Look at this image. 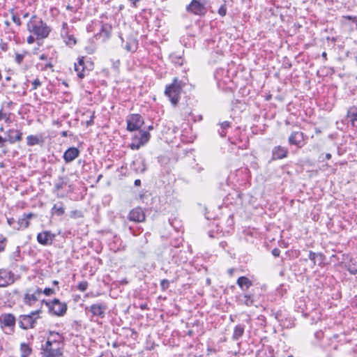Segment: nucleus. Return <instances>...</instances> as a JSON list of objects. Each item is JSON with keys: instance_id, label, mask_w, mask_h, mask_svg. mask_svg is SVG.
<instances>
[{"instance_id": "nucleus-1", "label": "nucleus", "mask_w": 357, "mask_h": 357, "mask_svg": "<svg viewBox=\"0 0 357 357\" xmlns=\"http://www.w3.org/2000/svg\"><path fill=\"white\" fill-rule=\"evenodd\" d=\"M263 295V289L258 286H254L248 291L242 293L236 296V301L241 305L246 306L257 305L261 301Z\"/></svg>"}, {"instance_id": "nucleus-2", "label": "nucleus", "mask_w": 357, "mask_h": 357, "mask_svg": "<svg viewBox=\"0 0 357 357\" xmlns=\"http://www.w3.org/2000/svg\"><path fill=\"white\" fill-rule=\"evenodd\" d=\"M184 84L177 77L173 79L172 82L165 87V95L169 98L172 105L176 107L181 98V93Z\"/></svg>"}, {"instance_id": "nucleus-3", "label": "nucleus", "mask_w": 357, "mask_h": 357, "mask_svg": "<svg viewBox=\"0 0 357 357\" xmlns=\"http://www.w3.org/2000/svg\"><path fill=\"white\" fill-rule=\"evenodd\" d=\"M27 29L31 34L36 36L37 45H43L45 25L40 17L33 16L27 24Z\"/></svg>"}, {"instance_id": "nucleus-4", "label": "nucleus", "mask_w": 357, "mask_h": 357, "mask_svg": "<svg viewBox=\"0 0 357 357\" xmlns=\"http://www.w3.org/2000/svg\"><path fill=\"white\" fill-rule=\"evenodd\" d=\"M46 307L48 308L49 314L56 317H63L68 310L67 303L61 302L59 298H54L49 302L46 301Z\"/></svg>"}, {"instance_id": "nucleus-5", "label": "nucleus", "mask_w": 357, "mask_h": 357, "mask_svg": "<svg viewBox=\"0 0 357 357\" xmlns=\"http://www.w3.org/2000/svg\"><path fill=\"white\" fill-rule=\"evenodd\" d=\"M48 183L52 188L51 190L53 193L57 197H64L68 192L73 190L72 186L68 185L61 178H59L54 183H52L50 181H49Z\"/></svg>"}, {"instance_id": "nucleus-6", "label": "nucleus", "mask_w": 357, "mask_h": 357, "mask_svg": "<svg viewBox=\"0 0 357 357\" xmlns=\"http://www.w3.org/2000/svg\"><path fill=\"white\" fill-rule=\"evenodd\" d=\"M185 10L188 13L200 17L204 16L207 13L205 2H202L200 0H192Z\"/></svg>"}, {"instance_id": "nucleus-7", "label": "nucleus", "mask_w": 357, "mask_h": 357, "mask_svg": "<svg viewBox=\"0 0 357 357\" xmlns=\"http://www.w3.org/2000/svg\"><path fill=\"white\" fill-rule=\"evenodd\" d=\"M107 305L104 302L96 303L85 308L86 312L91 314V317L103 319L105 317Z\"/></svg>"}, {"instance_id": "nucleus-8", "label": "nucleus", "mask_w": 357, "mask_h": 357, "mask_svg": "<svg viewBox=\"0 0 357 357\" xmlns=\"http://www.w3.org/2000/svg\"><path fill=\"white\" fill-rule=\"evenodd\" d=\"M307 140V136L301 131H293L288 138V144L298 149L303 147Z\"/></svg>"}, {"instance_id": "nucleus-9", "label": "nucleus", "mask_w": 357, "mask_h": 357, "mask_svg": "<svg viewBox=\"0 0 357 357\" xmlns=\"http://www.w3.org/2000/svg\"><path fill=\"white\" fill-rule=\"evenodd\" d=\"M126 129L129 132L139 130L144 124V119L139 114H131L128 116Z\"/></svg>"}, {"instance_id": "nucleus-10", "label": "nucleus", "mask_w": 357, "mask_h": 357, "mask_svg": "<svg viewBox=\"0 0 357 357\" xmlns=\"http://www.w3.org/2000/svg\"><path fill=\"white\" fill-rule=\"evenodd\" d=\"M43 294H45V290L43 291L40 288L28 289L24 296V302L29 305H32L40 301Z\"/></svg>"}, {"instance_id": "nucleus-11", "label": "nucleus", "mask_w": 357, "mask_h": 357, "mask_svg": "<svg viewBox=\"0 0 357 357\" xmlns=\"http://www.w3.org/2000/svg\"><path fill=\"white\" fill-rule=\"evenodd\" d=\"M16 319L11 313H3L0 316V325L2 328H7L9 332L8 334L14 333Z\"/></svg>"}, {"instance_id": "nucleus-12", "label": "nucleus", "mask_w": 357, "mask_h": 357, "mask_svg": "<svg viewBox=\"0 0 357 357\" xmlns=\"http://www.w3.org/2000/svg\"><path fill=\"white\" fill-rule=\"evenodd\" d=\"M271 315L274 316L275 319L283 328H291L294 326V320L291 318H289V324H286V321H287V314L284 310H280L275 312H273Z\"/></svg>"}, {"instance_id": "nucleus-13", "label": "nucleus", "mask_w": 357, "mask_h": 357, "mask_svg": "<svg viewBox=\"0 0 357 357\" xmlns=\"http://www.w3.org/2000/svg\"><path fill=\"white\" fill-rule=\"evenodd\" d=\"M36 314V312H32L31 314L20 315L18 319L19 326L24 330L29 328H33L36 320L33 319V316Z\"/></svg>"}, {"instance_id": "nucleus-14", "label": "nucleus", "mask_w": 357, "mask_h": 357, "mask_svg": "<svg viewBox=\"0 0 357 357\" xmlns=\"http://www.w3.org/2000/svg\"><path fill=\"white\" fill-rule=\"evenodd\" d=\"M15 282V274L7 269H0V287H6Z\"/></svg>"}, {"instance_id": "nucleus-15", "label": "nucleus", "mask_w": 357, "mask_h": 357, "mask_svg": "<svg viewBox=\"0 0 357 357\" xmlns=\"http://www.w3.org/2000/svg\"><path fill=\"white\" fill-rule=\"evenodd\" d=\"M128 219L135 222H143L146 220L145 212L142 208L137 206L130 211Z\"/></svg>"}, {"instance_id": "nucleus-16", "label": "nucleus", "mask_w": 357, "mask_h": 357, "mask_svg": "<svg viewBox=\"0 0 357 357\" xmlns=\"http://www.w3.org/2000/svg\"><path fill=\"white\" fill-rule=\"evenodd\" d=\"M33 217H36V214L33 213H24L17 220L16 225H14V229L20 230L27 228L29 225V220Z\"/></svg>"}, {"instance_id": "nucleus-17", "label": "nucleus", "mask_w": 357, "mask_h": 357, "mask_svg": "<svg viewBox=\"0 0 357 357\" xmlns=\"http://www.w3.org/2000/svg\"><path fill=\"white\" fill-rule=\"evenodd\" d=\"M22 132L20 130L10 128L6 132V142H9L10 144H15L22 139Z\"/></svg>"}, {"instance_id": "nucleus-18", "label": "nucleus", "mask_w": 357, "mask_h": 357, "mask_svg": "<svg viewBox=\"0 0 357 357\" xmlns=\"http://www.w3.org/2000/svg\"><path fill=\"white\" fill-rule=\"evenodd\" d=\"M75 70L77 72V77L82 79L89 74L91 69L88 68L85 64L84 58L82 57L78 59L77 63H75Z\"/></svg>"}, {"instance_id": "nucleus-19", "label": "nucleus", "mask_w": 357, "mask_h": 357, "mask_svg": "<svg viewBox=\"0 0 357 357\" xmlns=\"http://www.w3.org/2000/svg\"><path fill=\"white\" fill-rule=\"evenodd\" d=\"M289 150L287 147L280 145L275 146L272 149L271 160H277L285 158L288 156Z\"/></svg>"}, {"instance_id": "nucleus-20", "label": "nucleus", "mask_w": 357, "mask_h": 357, "mask_svg": "<svg viewBox=\"0 0 357 357\" xmlns=\"http://www.w3.org/2000/svg\"><path fill=\"white\" fill-rule=\"evenodd\" d=\"M79 150L74 146L68 148L63 153V158L66 163H70L79 155Z\"/></svg>"}, {"instance_id": "nucleus-21", "label": "nucleus", "mask_w": 357, "mask_h": 357, "mask_svg": "<svg viewBox=\"0 0 357 357\" xmlns=\"http://www.w3.org/2000/svg\"><path fill=\"white\" fill-rule=\"evenodd\" d=\"M236 284L243 293L248 291L254 287L253 282L246 276H241L237 279Z\"/></svg>"}, {"instance_id": "nucleus-22", "label": "nucleus", "mask_w": 357, "mask_h": 357, "mask_svg": "<svg viewBox=\"0 0 357 357\" xmlns=\"http://www.w3.org/2000/svg\"><path fill=\"white\" fill-rule=\"evenodd\" d=\"M112 29V27L109 24L101 22V27L100 31L97 33V36L99 38H102V40H106L110 38Z\"/></svg>"}, {"instance_id": "nucleus-23", "label": "nucleus", "mask_w": 357, "mask_h": 357, "mask_svg": "<svg viewBox=\"0 0 357 357\" xmlns=\"http://www.w3.org/2000/svg\"><path fill=\"white\" fill-rule=\"evenodd\" d=\"M44 143V137L43 134L30 135L26 137V144L29 146L35 145L43 146Z\"/></svg>"}, {"instance_id": "nucleus-24", "label": "nucleus", "mask_w": 357, "mask_h": 357, "mask_svg": "<svg viewBox=\"0 0 357 357\" xmlns=\"http://www.w3.org/2000/svg\"><path fill=\"white\" fill-rule=\"evenodd\" d=\"M131 167L136 173L143 174L146 172L147 166L144 158H139L133 161Z\"/></svg>"}, {"instance_id": "nucleus-25", "label": "nucleus", "mask_w": 357, "mask_h": 357, "mask_svg": "<svg viewBox=\"0 0 357 357\" xmlns=\"http://www.w3.org/2000/svg\"><path fill=\"white\" fill-rule=\"evenodd\" d=\"M121 43L123 47L127 51L130 52H135L137 49V42L135 40L133 39H129L126 42L125 45H123L124 39L122 37V34L119 33V35Z\"/></svg>"}, {"instance_id": "nucleus-26", "label": "nucleus", "mask_w": 357, "mask_h": 357, "mask_svg": "<svg viewBox=\"0 0 357 357\" xmlns=\"http://www.w3.org/2000/svg\"><path fill=\"white\" fill-rule=\"evenodd\" d=\"M347 118L349 119L352 127L357 128V107L351 106L349 107Z\"/></svg>"}, {"instance_id": "nucleus-27", "label": "nucleus", "mask_w": 357, "mask_h": 357, "mask_svg": "<svg viewBox=\"0 0 357 357\" xmlns=\"http://www.w3.org/2000/svg\"><path fill=\"white\" fill-rule=\"evenodd\" d=\"M65 206L62 202L55 203L50 210L51 216H61L65 213Z\"/></svg>"}, {"instance_id": "nucleus-28", "label": "nucleus", "mask_w": 357, "mask_h": 357, "mask_svg": "<svg viewBox=\"0 0 357 357\" xmlns=\"http://www.w3.org/2000/svg\"><path fill=\"white\" fill-rule=\"evenodd\" d=\"M245 325L244 324H238L235 326L232 335V340L234 341H238L244 334Z\"/></svg>"}, {"instance_id": "nucleus-29", "label": "nucleus", "mask_w": 357, "mask_h": 357, "mask_svg": "<svg viewBox=\"0 0 357 357\" xmlns=\"http://www.w3.org/2000/svg\"><path fill=\"white\" fill-rule=\"evenodd\" d=\"M61 36L63 38V40L66 45H68L69 47H73L75 46L77 43V40L74 35L69 34V33L67 31H64L61 33Z\"/></svg>"}, {"instance_id": "nucleus-30", "label": "nucleus", "mask_w": 357, "mask_h": 357, "mask_svg": "<svg viewBox=\"0 0 357 357\" xmlns=\"http://www.w3.org/2000/svg\"><path fill=\"white\" fill-rule=\"evenodd\" d=\"M223 58V52L221 50H216L211 53L209 63H217Z\"/></svg>"}, {"instance_id": "nucleus-31", "label": "nucleus", "mask_w": 357, "mask_h": 357, "mask_svg": "<svg viewBox=\"0 0 357 357\" xmlns=\"http://www.w3.org/2000/svg\"><path fill=\"white\" fill-rule=\"evenodd\" d=\"M63 347V342H46V353H47V350H54V351H62Z\"/></svg>"}, {"instance_id": "nucleus-32", "label": "nucleus", "mask_w": 357, "mask_h": 357, "mask_svg": "<svg viewBox=\"0 0 357 357\" xmlns=\"http://www.w3.org/2000/svg\"><path fill=\"white\" fill-rule=\"evenodd\" d=\"M139 134L140 136L138 138V142L140 143L142 146H144L149 141L151 135L148 131L144 130H140Z\"/></svg>"}, {"instance_id": "nucleus-33", "label": "nucleus", "mask_w": 357, "mask_h": 357, "mask_svg": "<svg viewBox=\"0 0 357 357\" xmlns=\"http://www.w3.org/2000/svg\"><path fill=\"white\" fill-rule=\"evenodd\" d=\"M219 125L220 126V128L218 129V132L220 137H224L227 135V130L231 127V123L225 121L220 123Z\"/></svg>"}, {"instance_id": "nucleus-34", "label": "nucleus", "mask_w": 357, "mask_h": 357, "mask_svg": "<svg viewBox=\"0 0 357 357\" xmlns=\"http://www.w3.org/2000/svg\"><path fill=\"white\" fill-rule=\"evenodd\" d=\"M62 338H63L62 336L59 333L50 331V336L48 337L46 342H57V341L63 342Z\"/></svg>"}, {"instance_id": "nucleus-35", "label": "nucleus", "mask_w": 357, "mask_h": 357, "mask_svg": "<svg viewBox=\"0 0 357 357\" xmlns=\"http://www.w3.org/2000/svg\"><path fill=\"white\" fill-rule=\"evenodd\" d=\"M21 357H28L31 353V349L26 343H22L20 345Z\"/></svg>"}, {"instance_id": "nucleus-36", "label": "nucleus", "mask_w": 357, "mask_h": 357, "mask_svg": "<svg viewBox=\"0 0 357 357\" xmlns=\"http://www.w3.org/2000/svg\"><path fill=\"white\" fill-rule=\"evenodd\" d=\"M82 3H83L82 0H77V3H75L74 5L68 4L66 6V10H68L73 13H75L81 8Z\"/></svg>"}, {"instance_id": "nucleus-37", "label": "nucleus", "mask_w": 357, "mask_h": 357, "mask_svg": "<svg viewBox=\"0 0 357 357\" xmlns=\"http://www.w3.org/2000/svg\"><path fill=\"white\" fill-rule=\"evenodd\" d=\"M170 59L172 63L178 66H182L184 61V59L181 56L176 54H172L170 55Z\"/></svg>"}, {"instance_id": "nucleus-38", "label": "nucleus", "mask_w": 357, "mask_h": 357, "mask_svg": "<svg viewBox=\"0 0 357 357\" xmlns=\"http://www.w3.org/2000/svg\"><path fill=\"white\" fill-rule=\"evenodd\" d=\"M44 50L43 45H38L37 47H33L32 50V53L33 55H36L39 56V59L41 60L45 59V53H41Z\"/></svg>"}, {"instance_id": "nucleus-39", "label": "nucleus", "mask_w": 357, "mask_h": 357, "mask_svg": "<svg viewBox=\"0 0 357 357\" xmlns=\"http://www.w3.org/2000/svg\"><path fill=\"white\" fill-rule=\"evenodd\" d=\"M69 216L72 219H78L84 218V213L81 210H73L69 213Z\"/></svg>"}, {"instance_id": "nucleus-40", "label": "nucleus", "mask_w": 357, "mask_h": 357, "mask_svg": "<svg viewBox=\"0 0 357 357\" xmlns=\"http://www.w3.org/2000/svg\"><path fill=\"white\" fill-rule=\"evenodd\" d=\"M10 116H11V113L4 112L3 109H0V121L3 120L6 123H10L11 122Z\"/></svg>"}, {"instance_id": "nucleus-41", "label": "nucleus", "mask_w": 357, "mask_h": 357, "mask_svg": "<svg viewBox=\"0 0 357 357\" xmlns=\"http://www.w3.org/2000/svg\"><path fill=\"white\" fill-rule=\"evenodd\" d=\"M151 195V194L148 191L141 192L139 195V198L142 203L147 204V201Z\"/></svg>"}, {"instance_id": "nucleus-42", "label": "nucleus", "mask_w": 357, "mask_h": 357, "mask_svg": "<svg viewBox=\"0 0 357 357\" xmlns=\"http://www.w3.org/2000/svg\"><path fill=\"white\" fill-rule=\"evenodd\" d=\"M46 357H63V351H54V350H47Z\"/></svg>"}, {"instance_id": "nucleus-43", "label": "nucleus", "mask_w": 357, "mask_h": 357, "mask_svg": "<svg viewBox=\"0 0 357 357\" xmlns=\"http://www.w3.org/2000/svg\"><path fill=\"white\" fill-rule=\"evenodd\" d=\"M223 1H225V3L222 5H221L220 7L219 8V9L218 10V13L221 17H225L227 15V11L226 1L225 0H223Z\"/></svg>"}, {"instance_id": "nucleus-44", "label": "nucleus", "mask_w": 357, "mask_h": 357, "mask_svg": "<svg viewBox=\"0 0 357 357\" xmlns=\"http://www.w3.org/2000/svg\"><path fill=\"white\" fill-rule=\"evenodd\" d=\"M88 286H89L88 282L86 281V280H84V281H82V282L78 283V284L77 286V289L79 291H80L82 292H84V291H85L87 289Z\"/></svg>"}, {"instance_id": "nucleus-45", "label": "nucleus", "mask_w": 357, "mask_h": 357, "mask_svg": "<svg viewBox=\"0 0 357 357\" xmlns=\"http://www.w3.org/2000/svg\"><path fill=\"white\" fill-rule=\"evenodd\" d=\"M325 256L321 252H317L316 257L317 264L321 266L324 264Z\"/></svg>"}, {"instance_id": "nucleus-46", "label": "nucleus", "mask_w": 357, "mask_h": 357, "mask_svg": "<svg viewBox=\"0 0 357 357\" xmlns=\"http://www.w3.org/2000/svg\"><path fill=\"white\" fill-rule=\"evenodd\" d=\"M7 243V239L2 234H0V252L4 251Z\"/></svg>"}, {"instance_id": "nucleus-47", "label": "nucleus", "mask_w": 357, "mask_h": 357, "mask_svg": "<svg viewBox=\"0 0 357 357\" xmlns=\"http://www.w3.org/2000/svg\"><path fill=\"white\" fill-rule=\"evenodd\" d=\"M169 287V281L167 279H163L160 282V289L162 291H166Z\"/></svg>"}, {"instance_id": "nucleus-48", "label": "nucleus", "mask_w": 357, "mask_h": 357, "mask_svg": "<svg viewBox=\"0 0 357 357\" xmlns=\"http://www.w3.org/2000/svg\"><path fill=\"white\" fill-rule=\"evenodd\" d=\"M282 67L287 69H290L292 67L291 62L287 56L283 58Z\"/></svg>"}, {"instance_id": "nucleus-49", "label": "nucleus", "mask_w": 357, "mask_h": 357, "mask_svg": "<svg viewBox=\"0 0 357 357\" xmlns=\"http://www.w3.org/2000/svg\"><path fill=\"white\" fill-rule=\"evenodd\" d=\"M11 14H12V20L13 21V22L15 23L17 26H21L22 22H21L20 17L17 14H15L13 12V10L11 11Z\"/></svg>"}, {"instance_id": "nucleus-50", "label": "nucleus", "mask_w": 357, "mask_h": 357, "mask_svg": "<svg viewBox=\"0 0 357 357\" xmlns=\"http://www.w3.org/2000/svg\"><path fill=\"white\" fill-rule=\"evenodd\" d=\"M110 61L112 63V68L115 70H118L119 68V66H120V63H121L120 60L119 59H116V60L111 59Z\"/></svg>"}, {"instance_id": "nucleus-51", "label": "nucleus", "mask_w": 357, "mask_h": 357, "mask_svg": "<svg viewBox=\"0 0 357 357\" xmlns=\"http://www.w3.org/2000/svg\"><path fill=\"white\" fill-rule=\"evenodd\" d=\"M317 255V252H314L313 251L310 250L309 252L308 255V259L313 261L314 264H317L316 257Z\"/></svg>"}, {"instance_id": "nucleus-52", "label": "nucleus", "mask_w": 357, "mask_h": 357, "mask_svg": "<svg viewBox=\"0 0 357 357\" xmlns=\"http://www.w3.org/2000/svg\"><path fill=\"white\" fill-rule=\"evenodd\" d=\"M37 240L38 243H40L42 245H45V231L44 232H40L37 236Z\"/></svg>"}, {"instance_id": "nucleus-53", "label": "nucleus", "mask_w": 357, "mask_h": 357, "mask_svg": "<svg viewBox=\"0 0 357 357\" xmlns=\"http://www.w3.org/2000/svg\"><path fill=\"white\" fill-rule=\"evenodd\" d=\"M342 17L347 20L351 21L352 22L355 23L357 26V16L344 15Z\"/></svg>"}, {"instance_id": "nucleus-54", "label": "nucleus", "mask_w": 357, "mask_h": 357, "mask_svg": "<svg viewBox=\"0 0 357 357\" xmlns=\"http://www.w3.org/2000/svg\"><path fill=\"white\" fill-rule=\"evenodd\" d=\"M141 146H142V145H141V144H140V143H139L138 142H132V143L129 145V147H130L132 150H137V149H139Z\"/></svg>"}, {"instance_id": "nucleus-55", "label": "nucleus", "mask_w": 357, "mask_h": 357, "mask_svg": "<svg viewBox=\"0 0 357 357\" xmlns=\"http://www.w3.org/2000/svg\"><path fill=\"white\" fill-rule=\"evenodd\" d=\"M24 55L23 54H16L15 55V61L18 63V64H20L23 59H24Z\"/></svg>"}, {"instance_id": "nucleus-56", "label": "nucleus", "mask_w": 357, "mask_h": 357, "mask_svg": "<svg viewBox=\"0 0 357 357\" xmlns=\"http://www.w3.org/2000/svg\"><path fill=\"white\" fill-rule=\"evenodd\" d=\"M26 41H27V43H28L29 44H31V43H34L35 41L37 43L36 36H33V34H31V35L27 38Z\"/></svg>"}, {"instance_id": "nucleus-57", "label": "nucleus", "mask_w": 357, "mask_h": 357, "mask_svg": "<svg viewBox=\"0 0 357 357\" xmlns=\"http://www.w3.org/2000/svg\"><path fill=\"white\" fill-rule=\"evenodd\" d=\"M224 73H225V70L222 69V68H221L220 70H217L216 72L215 73V75L214 76H215V78L218 80V85L220 84L218 75H219V74H220V73L222 74Z\"/></svg>"}, {"instance_id": "nucleus-58", "label": "nucleus", "mask_w": 357, "mask_h": 357, "mask_svg": "<svg viewBox=\"0 0 357 357\" xmlns=\"http://www.w3.org/2000/svg\"><path fill=\"white\" fill-rule=\"evenodd\" d=\"M8 224L14 228V225H16L17 220L14 218H8L7 220Z\"/></svg>"}, {"instance_id": "nucleus-59", "label": "nucleus", "mask_w": 357, "mask_h": 357, "mask_svg": "<svg viewBox=\"0 0 357 357\" xmlns=\"http://www.w3.org/2000/svg\"><path fill=\"white\" fill-rule=\"evenodd\" d=\"M55 294V289L53 288L46 287V296H50Z\"/></svg>"}, {"instance_id": "nucleus-60", "label": "nucleus", "mask_w": 357, "mask_h": 357, "mask_svg": "<svg viewBox=\"0 0 357 357\" xmlns=\"http://www.w3.org/2000/svg\"><path fill=\"white\" fill-rule=\"evenodd\" d=\"M46 244H47L48 241H52V238L54 236V235H52L50 231H46Z\"/></svg>"}, {"instance_id": "nucleus-61", "label": "nucleus", "mask_w": 357, "mask_h": 357, "mask_svg": "<svg viewBox=\"0 0 357 357\" xmlns=\"http://www.w3.org/2000/svg\"><path fill=\"white\" fill-rule=\"evenodd\" d=\"M41 82L38 79H36L35 80H33V82H32V85H33V89H36L38 86H40L41 85Z\"/></svg>"}, {"instance_id": "nucleus-62", "label": "nucleus", "mask_w": 357, "mask_h": 357, "mask_svg": "<svg viewBox=\"0 0 357 357\" xmlns=\"http://www.w3.org/2000/svg\"><path fill=\"white\" fill-rule=\"evenodd\" d=\"M272 252V255H273L274 257H279V256H280V249H279V248H274V249H273V250H272V252Z\"/></svg>"}, {"instance_id": "nucleus-63", "label": "nucleus", "mask_w": 357, "mask_h": 357, "mask_svg": "<svg viewBox=\"0 0 357 357\" xmlns=\"http://www.w3.org/2000/svg\"><path fill=\"white\" fill-rule=\"evenodd\" d=\"M47 158H49V162H54L57 160L58 156L55 155L54 154L48 155Z\"/></svg>"}, {"instance_id": "nucleus-64", "label": "nucleus", "mask_w": 357, "mask_h": 357, "mask_svg": "<svg viewBox=\"0 0 357 357\" xmlns=\"http://www.w3.org/2000/svg\"><path fill=\"white\" fill-rule=\"evenodd\" d=\"M348 271L349 272L351 273V274H353V275H356L357 274V268H348Z\"/></svg>"}]
</instances>
